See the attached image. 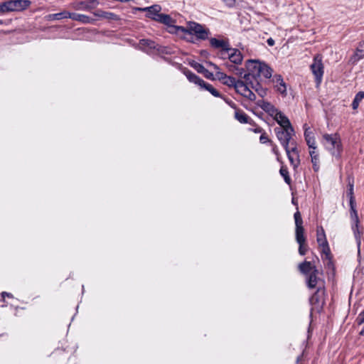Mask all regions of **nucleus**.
<instances>
[{
	"mask_svg": "<svg viewBox=\"0 0 364 364\" xmlns=\"http://www.w3.org/2000/svg\"><path fill=\"white\" fill-rule=\"evenodd\" d=\"M295 221V239L299 244V253L301 255H305L307 252V246L306 245V237L304 236V228L303 226V220L301 213L298 208L294 214Z\"/></svg>",
	"mask_w": 364,
	"mask_h": 364,
	"instance_id": "nucleus-1",
	"label": "nucleus"
},
{
	"mask_svg": "<svg viewBox=\"0 0 364 364\" xmlns=\"http://www.w3.org/2000/svg\"><path fill=\"white\" fill-rule=\"evenodd\" d=\"M323 139L325 141L324 145L330 153L336 157H340L343 148L339 134H324Z\"/></svg>",
	"mask_w": 364,
	"mask_h": 364,
	"instance_id": "nucleus-2",
	"label": "nucleus"
},
{
	"mask_svg": "<svg viewBox=\"0 0 364 364\" xmlns=\"http://www.w3.org/2000/svg\"><path fill=\"white\" fill-rule=\"evenodd\" d=\"M183 33L195 35L198 40H206L208 38L209 30L205 29L203 26L196 22L189 21Z\"/></svg>",
	"mask_w": 364,
	"mask_h": 364,
	"instance_id": "nucleus-3",
	"label": "nucleus"
},
{
	"mask_svg": "<svg viewBox=\"0 0 364 364\" xmlns=\"http://www.w3.org/2000/svg\"><path fill=\"white\" fill-rule=\"evenodd\" d=\"M291 131L292 132L290 131V129L286 127L274 128V132L277 138L284 149L289 148L290 141L292 139L293 136L295 134L293 127H291Z\"/></svg>",
	"mask_w": 364,
	"mask_h": 364,
	"instance_id": "nucleus-4",
	"label": "nucleus"
},
{
	"mask_svg": "<svg viewBox=\"0 0 364 364\" xmlns=\"http://www.w3.org/2000/svg\"><path fill=\"white\" fill-rule=\"evenodd\" d=\"M325 288H318L309 299V303L312 306L311 311L316 310L320 312L325 304Z\"/></svg>",
	"mask_w": 364,
	"mask_h": 364,
	"instance_id": "nucleus-5",
	"label": "nucleus"
},
{
	"mask_svg": "<svg viewBox=\"0 0 364 364\" xmlns=\"http://www.w3.org/2000/svg\"><path fill=\"white\" fill-rule=\"evenodd\" d=\"M176 21L169 15L161 14V23H163L166 28L165 30L171 34H178L179 32L185 31V27L176 25Z\"/></svg>",
	"mask_w": 364,
	"mask_h": 364,
	"instance_id": "nucleus-6",
	"label": "nucleus"
},
{
	"mask_svg": "<svg viewBox=\"0 0 364 364\" xmlns=\"http://www.w3.org/2000/svg\"><path fill=\"white\" fill-rule=\"evenodd\" d=\"M261 62L259 60H248L245 63V67L247 73H245L243 76L246 81H250V77L257 80V76L259 75V70L261 69Z\"/></svg>",
	"mask_w": 364,
	"mask_h": 364,
	"instance_id": "nucleus-7",
	"label": "nucleus"
},
{
	"mask_svg": "<svg viewBox=\"0 0 364 364\" xmlns=\"http://www.w3.org/2000/svg\"><path fill=\"white\" fill-rule=\"evenodd\" d=\"M139 48L153 58L159 55V46L154 41L150 39H141L139 42Z\"/></svg>",
	"mask_w": 364,
	"mask_h": 364,
	"instance_id": "nucleus-8",
	"label": "nucleus"
},
{
	"mask_svg": "<svg viewBox=\"0 0 364 364\" xmlns=\"http://www.w3.org/2000/svg\"><path fill=\"white\" fill-rule=\"evenodd\" d=\"M311 70L315 77L317 85H320L324 73L322 57L320 55L314 56L313 63L311 65Z\"/></svg>",
	"mask_w": 364,
	"mask_h": 364,
	"instance_id": "nucleus-9",
	"label": "nucleus"
},
{
	"mask_svg": "<svg viewBox=\"0 0 364 364\" xmlns=\"http://www.w3.org/2000/svg\"><path fill=\"white\" fill-rule=\"evenodd\" d=\"M8 12H20L28 9L31 4L29 0H9L6 1Z\"/></svg>",
	"mask_w": 364,
	"mask_h": 364,
	"instance_id": "nucleus-10",
	"label": "nucleus"
},
{
	"mask_svg": "<svg viewBox=\"0 0 364 364\" xmlns=\"http://www.w3.org/2000/svg\"><path fill=\"white\" fill-rule=\"evenodd\" d=\"M318 270L315 269L306 277V285L309 289L325 288V282L317 276Z\"/></svg>",
	"mask_w": 364,
	"mask_h": 364,
	"instance_id": "nucleus-11",
	"label": "nucleus"
},
{
	"mask_svg": "<svg viewBox=\"0 0 364 364\" xmlns=\"http://www.w3.org/2000/svg\"><path fill=\"white\" fill-rule=\"evenodd\" d=\"M351 220V229L353 232L355 239L356 240V243L358 245V248L360 247L361 245V235L363 233L362 231L359 230V218L358 215L353 216V218H350Z\"/></svg>",
	"mask_w": 364,
	"mask_h": 364,
	"instance_id": "nucleus-12",
	"label": "nucleus"
},
{
	"mask_svg": "<svg viewBox=\"0 0 364 364\" xmlns=\"http://www.w3.org/2000/svg\"><path fill=\"white\" fill-rule=\"evenodd\" d=\"M304 139L309 149H316V144L314 134L306 124L304 125Z\"/></svg>",
	"mask_w": 364,
	"mask_h": 364,
	"instance_id": "nucleus-13",
	"label": "nucleus"
},
{
	"mask_svg": "<svg viewBox=\"0 0 364 364\" xmlns=\"http://www.w3.org/2000/svg\"><path fill=\"white\" fill-rule=\"evenodd\" d=\"M272 82L275 84L276 90L282 96L287 95V85L281 75H275L273 76Z\"/></svg>",
	"mask_w": 364,
	"mask_h": 364,
	"instance_id": "nucleus-14",
	"label": "nucleus"
},
{
	"mask_svg": "<svg viewBox=\"0 0 364 364\" xmlns=\"http://www.w3.org/2000/svg\"><path fill=\"white\" fill-rule=\"evenodd\" d=\"M158 7V5H153L146 8H135V9L138 11H146V17L156 21H159V10L157 9Z\"/></svg>",
	"mask_w": 364,
	"mask_h": 364,
	"instance_id": "nucleus-15",
	"label": "nucleus"
},
{
	"mask_svg": "<svg viewBox=\"0 0 364 364\" xmlns=\"http://www.w3.org/2000/svg\"><path fill=\"white\" fill-rule=\"evenodd\" d=\"M210 44L214 48H221L222 53H229L230 43L228 41L220 40L215 38H211L210 39Z\"/></svg>",
	"mask_w": 364,
	"mask_h": 364,
	"instance_id": "nucleus-16",
	"label": "nucleus"
},
{
	"mask_svg": "<svg viewBox=\"0 0 364 364\" xmlns=\"http://www.w3.org/2000/svg\"><path fill=\"white\" fill-rule=\"evenodd\" d=\"M274 119L280 125V127H286L290 129L291 131V124L288 117L284 114L281 111L278 110L273 117Z\"/></svg>",
	"mask_w": 364,
	"mask_h": 364,
	"instance_id": "nucleus-17",
	"label": "nucleus"
},
{
	"mask_svg": "<svg viewBox=\"0 0 364 364\" xmlns=\"http://www.w3.org/2000/svg\"><path fill=\"white\" fill-rule=\"evenodd\" d=\"M228 58L230 61L235 65H240L243 60V56L241 52L237 48L230 47V50Z\"/></svg>",
	"mask_w": 364,
	"mask_h": 364,
	"instance_id": "nucleus-18",
	"label": "nucleus"
},
{
	"mask_svg": "<svg viewBox=\"0 0 364 364\" xmlns=\"http://www.w3.org/2000/svg\"><path fill=\"white\" fill-rule=\"evenodd\" d=\"M92 14L96 17L107 19L109 21H119L121 19L119 16L115 14L114 13L105 11L101 9H97L95 11L92 12Z\"/></svg>",
	"mask_w": 364,
	"mask_h": 364,
	"instance_id": "nucleus-19",
	"label": "nucleus"
},
{
	"mask_svg": "<svg viewBox=\"0 0 364 364\" xmlns=\"http://www.w3.org/2000/svg\"><path fill=\"white\" fill-rule=\"evenodd\" d=\"M257 105L272 117L279 110L272 103L262 100H258Z\"/></svg>",
	"mask_w": 364,
	"mask_h": 364,
	"instance_id": "nucleus-20",
	"label": "nucleus"
},
{
	"mask_svg": "<svg viewBox=\"0 0 364 364\" xmlns=\"http://www.w3.org/2000/svg\"><path fill=\"white\" fill-rule=\"evenodd\" d=\"M183 73L186 76L189 82L198 85L200 87L204 82V80L202 78H200L199 76H198L197 75H196L194 73H193L186 68H184L183 69Z\"/></svg>",
	"mask_w": 364,
	"mask_h": 364,
	"instance_id": "nucleus-21",
	"label": "nucleus"
},
{
	"mask_svg": "<svg viewBox=\"0 0 364 364\" xmlns=\"http://www.w3.org/2000/svg\"><path fill=\"white\" fill-rule=\"evenodd\" d=\"M69 18L81 22L82 23L93 24L95 21V18H92L87 15L71 12H70Z\"/></svg>",
	"mask_w": 364,
	"mask_h": 364,
	"instance_id": "nucleus-22",
	"label": "nucleus"
},
{
	"mask_svg": "<svg viewBox=\"0 0 364 364\" xmlns=\"http://www.w3.org/2000/svg\"><path fill=\"white\" fill-rule=\"evenodd\" d=\"M235 119L242 124H254V121L242 110L237 109L235 112Z\"/></svg>",
	"mask_w": 364,
	"mask_h": 364,
	"instance_id": "nucleus-23",
	"label": "nucleus"
},
{
	"mask_svg": "<svg viewBox=\"0 0 364 364\" xmlns=\"http://www.w3.org/2000/svg\"><path fill=\"white\" fill-rule=\"evenodd\" d=\"M364 58V43H359L355 49L354 54L350 58L352 63H357L359 60Z\"/></svg>",
	"mask_w": 364,
	"mask_h": 364,
	"instance_id": "nucleus-24",
	"label": "nucleus"
},
{
	"mask_svg": "<svg viewBox=\"0 0 364 364\" xmlns=\"http://www.w3.org/2000/svg\"><path fill=\"white\" fill-rule=\"evenodd\" d=\"M273 70L264 62H261V69L259 70V75L257 76V80L261 77L266 79H269L272 76Z\"/></svg>",
	"mask_w": 364,
	"mask_h": 364,
	"instance_id": "nucleus-25",
	"label": "nucleus"
},
{
	"mask_svg": "<svg viewBox=\"0 0 364 364\" xmlns=\"http://www.w3.org/2000/svg\"><path fill=\"white\" fill-rule=\"evenodd\" d=\"M315 269H317L316 267L313 265L311 262L304 261L299 264V271L306 277Z\"/></svg>",
	"mask_w": 364,
	"mask_h": 364,
	"instance_id": "nucleus-26",
	"label": "nucleus"
},
{
	"mask_svg": "<svg viewBox=\"0 0 364 364\" xmlns=\"http://www.w3.org/2000/svg\"><path fill=\"white\" fill-rule=\"evenodd\" d=\"M254 82L250 80V84L251 87L257 93V95L261 97H264L267 94V89L264 88L261 84L259 82L258 80H255Z\"/></svg>",
	"mask_w": 364,
	"mask_h": 364,
	"instance_id": "nucleus-27",
	"label": "nucleus"
},
{
	"mask_svg": "<svg viewBox=\"0 0 364 364\" xmlns=\"http://www.w3.org/2000/svg\"><path fill=\"white\" fill-rule=\"evenodd\" d=\"M250 89L248 85L241 80H238L237 85H236L235 91L237 93L245 97Z\"/></svg>",
	"mask_w": 364,
	"mask_h": 364,
	"instance_id": "nucleus-28",
	"label": "nucleus"
},
{
	"mask_svg": "<svg viewBox=\"0 0 364 364\" xmlns=\"http://www.w3.org/2000/svg\"><path fill=\"white\" fill-rule=\"evenodd\" d=\"M70 16V11H63L60 13L51 14L46 16L48 21L61 20L63 18H68Z\"/></svg>",
	"mask_w": 364,
	"mask_h": 364,
	"instance_id": "nucleus-29",
	"label": "nucleus"
},
{
	"mask_svg": "<svg viewBox=\"0 0 364 364\" xmlns=\"http://www.w3.org/2000/svg\"><path fill=\"white\" fill-rule=\"evenodd\" d=\"M309 154L311 156V161L313 164V168L315 171H317L319 168V154L316 149H310Z\"/></svg>",
	"mask_w": 364,
	"mask_h": 364,
	"instance_id": "nucleus-30",
	"label": "nucleus"
},
{
	"mask_svg": "<svg viewBox=\"0 0 364 364\" xmlns=\"http://www.w3.org/2000/svg\"><path fill=\"white\" fill-rule=\"evenodd\" d=\"M200 88L208 91L212 95H213L215 97H223V95H220V93L215 88H214L212 85L205 81L203 84H202V85L200 86Z\"/></svg>",
	"mask_w": 364,
	"mask_h": 364,
	"instance_id": "nucleus-31",
	"label": "nucleus"
},
{
	"mask_svg": "<svg viewBox=\"0 0 364 364\" xmlns=\"http://www.w3.org/2000/svg\"><path fill=\"white\" fill-rule=\"evenodd\" d=\"M287 154V156L288 157V159L291 164V165L293 166L294 169H296L298 166L300 164V159L299 157L297 158L295 156L290 154V148H288L287 149H284Z\"/></svg>",
	"mask_w": 364,
	"mask_h": 364,
	"instance_id": "nucleus-32",
	"label": "nucleus"
},
{
	"mask_svg": "<svg viewBox=\"0 0 364 364\" xmlns=\"http://www.w3.org/2000/svg\"><path fill=\"white\" fill-rule=\"evenodd\" d=\"M316 240L318 245H323L324 243L328 242L325 234V231L322 227H319L317 228L316 231Z\"/></svg>",
	"mask_w": 364,
	"mask_h": 364,
	"instance_id": "nucleus-33",
	"label": "nucleus"
},
{
	"mask_svg": "<svg viewBox=\"0 0 364 364\" xmlns=\"http://www.w3.org/2000/svg\"><path fill=\"white\" fill-rule=\"evenodd\" d=\"M72 7L75 10L89 11L92 6L86 1H77L72 4Z\"/></svg>",
	"mask_w": 364,
	"mask_h": 364,
	"instance_id": "nucleus-34",
	"label": "nucleus"
},
{
	"mask_svg": "<svg viewBox=\"0 0 364 364\" xmlns=\"http://www.w3.org/2000/svg\"><path fill=\"white\" fill-rule=\"evenodd\" d=\"M363 99H364V92L360 91L355 95L352 102V108L353 109H356L358 107L359 104Z\"/></svg>",
	"mask_w": 364,
	"mask_h": 364,
	"instance_id": "nucleus-35",
	"label": "nucleus"
},
{
	"mask_svg": "<svg viewBox=\"0 0 364 364\" xmlns=\"http://www.w3.org/2000/svg\"><path fill=\"white\" fill-rule=\"evenodd\" d=\"M279 173L284 178L285 183L288 185H290L291 183V179L289 176L287 168L286 166H282L280 168Z\"/></svg>",
	"mask_w": 364,
	"mask_h": 364,
	"instance_id": "nucleus-36",
	"label": "nucleus"
},
{
	"mask_svg": "<svg viewBox=\"0 0 364 364\" xmlns=\"http://www.w3.org/2000/svg\"><path fill=\"white\" fill-rule=\"evenodd\" d=\"M238 80H236L234 77L227 76L225 79L222 82L223 85H225L228 87H232L235 89L236 88V85H237Z\"/></svg>",
	"mask_w": 364,
	"mask_h": 364,
	"instance_id": "nucleus-37",
	"label": "nucleus"
},
{
	"mask_svg": "<svg viewBox=\"0 0 364 364\" xmlns=\"http://www.w3.org/2000/svg\"><path fill=\"white\" fill-rule=\"evenodd\" d=\"M319 246L322 247V253L325 255L326 259L330 260L331 259V255L328 242L324 243L323 245H321Z\"/></svg>",
	"mask_w": 364,
	"mask_h": 364,
	"instance_id": "nucleus-38",
	"label": "nucleus"
},
{
	"mask_svg": "<svg viewBox=\"0 0 364 364\" xmlns=\"http://www.w3.org/2000/svg\"><path fill=\"white\" fill-rule=\"evenodd\" d=\"M189 65H191V67H192L193 69H195L198 73H201V74L205 68L202 64H200L195 60L190 62Z\"/></svg>",
	"mask_w": 364,
	"mask_h": 364,
	"instance_id": "nucleus-39",
	"label": "nucleus"
},
{
	"mask_svg": "<svg viewBox=\"0 0 364 364\" xmlns=\"http://www.w3.org/2000/svg\"><path fill=\"white\" fill-rule=\"evenodd\" d=\"M349 205H350V218H353V216L358 215V211L356 210L355 201H353V200L351 199L349 203Z\"/></svg>",
	"mask_w": 364,
	"mask_h": 364,
	"instance_id": "nucleus-40",
	"label": "nucleus"
},
{
	"mask_svg": "<svg viewBox=\"0 0 364 364\" xmlns=\"http://www.w3.org/2000/svg\"><path fill=\"white\" fill-rule=\"evenodd\" d=\"M347 196L349 198V202L350 201L351 199L353 200V201H355V197L353 196V183H349Z\"/></svg>",
	"mask_w": 364,
	"mask_h": 364,
	"instance_id": "nucleus-41",
	"label": "nucleus"
},
{
	"mask_svg": "<svg viewBox=\"0 0 364 364\" xmlns=\"http://www.w3.org/2000/svg\"><path fill=\"white\" fill-rule=\"evenodd\" d=\"M358 262H359L358 268L363 273H364V257L360 258V247L358 248Z\"/></svg>",
	"mask_w": 364,
	"mask_h": 364,
	"instance_id": "nucleus-42",
	"label": "nucleus"
},
{
	"mask_svg": "<svg viewBox=\"0 0 364 364\" xmlns=\"http://www.w3.org/2000/svg\"><path fill=\"white\" fill-rule=\"evenodd\" d=\"M222 99L232 109H235V111L237 109H239L237 107V105L233 102L231 100L223 96Z\"/></svg>",
	"mask_w": 364,
	"mask_h": 364,
	"instance_id": "nucleus-43",
	"label": "nucleus"
},
{
	"mask_svg": "<svg viewBox=\"0 0 364 364\" xmlns=\"http://www.w3.org/2000/svg\"><path fill=\"white\" fill-rule=\"evenodd\" d=\"M259 141L262 144L269 143L271 144L272 141L268 138L267 135L265 132L262 133L259 136Z\"/></svg>",
	"mask_w": 364,
	"mask_h": 364,
	"instance_id": "nucleus-44",
	"label": "nucleus"
},
{
	"mask_svg": "<svg viewBox=\"0 0 364 364\" xmlns=\"http://www.w3.org/2000/svg\"><path fill=\"white\" fill-rule=\"evenodd\" d=\"M355 322L359 326L364 323V310L358 315Z\"/></svg>",
	"mask_w": 364,
	"mask_h": 364,
	"instance_id": "nucleus-45",
	"label": "nucleus"
},
{
	"mask_svg": "<svg viewBox=\"0 0 364 364\" xmlns=\"http://www.w3.org/2000/svg\"><path fill=\"white\" fill-rule=\"evenodd\" d=\"M204 77L208 80H215L214 75L213 73L210 72L208 70L205 68L204 71L202 73Z\"/></svg>",
	"mask_w": 364,
	"mask_h": 364,
	"instance_id": "nucleus-46",
	"label": "nucleus"
},
{
	"mask_svg": "<svg viewBox=\"0 0 364 364\" xmlns=\"http://www.w3.org/2000/svg\"><path fill=\"white\" fill-rule=\"evenodd\" d=\"M225 65H226L227 68H229L230 70H233L235 69L239 70L238 75H242V73H244V69L243 68L238 69V68H236L235 65L229 64L228 63H225Z\"/></svg>",
	"mask_w": 364,
	"mask_h": 364,
	"instance_id": "nucleus-47",
	"label": "nucleus"
},
{
	"mask_svg": "<svg viewBox=\"0 0 364 364\" xmlns=\"http://www.w3.org/2000/svg\"><path fill=\"white\" fill-rule=\"evenodd\" d=\"M215 75H216L217 78L221 82H223L225 79V77L228 76L225 73L219 71V70H216Z\"/></svg>",
	"mask_w": 364,
	"mask_h": 364,
	"instance_id": "nucleus-48",
	"label": "nucleus"
},
{
	"mask_svg": "<svg viewBox=\"0 0 364 364\" xmlns=\"http://www.w3.org/2000/svg\"><path fill=\"white\" fill-rule=\"evenodd\" d=\"M270 144L272 146V152L277 156V160L279 161L280 153L279 151L277 146L276 144H274L273 142H272Z\"/></svg>",
	"mask_w": 364,
	"mask_h": 364,
	"instance_id": "nucleus-49",
	"label": "nucleus"
},
{
	"mask_svg": "<svg viewBox=\"0 0 364 364\" xmlns=\"http://www.w3.org/2000/svg\"><path fill=\"white\" fill-rule=\"evenodd\" d=\"M8 13L6 1L0 3V15Z\"/></svg>",
	"mask_w": 364,
	"mask_h": 364,
	"instance_id": "nucleus-50",
	"label": "nucleus"
},
{
	"mask_svg": "<svg viewBox=\"0 0 364 364\" xmlns=\"http://www.w3.org/2000/svg\"><path fill=\"white\" fill-rule=\"evenodd\" d=\"M245 97L250 101H255L256 100V95L251 90L247 93V95L245 96Z\"/></svg>",
	"mask_w": 364,
	"mask_h": 364,
	"instance_id": "nucleus-51",
	"label": "nucleus"
},
{
	"mask_svg": "<svg viewBox=\"0 0 364 364\" xmlns=\"http://www.w3.org/2000/svg\"><path fill=\"white\" fill-rule=\"evenodd\" d=\"M290 154L295 156L296 157H299V152L298 151V149L296 147V145L293 146L291 149H290Z\"/></svg>",
	"mask_w": 364,
	"mask_h": 364,
	"instance_id": "nucleus-52",
	"label": "nucleus"
},
{
	"mask_svg": "<svg viewBox=\"0 0 364 364\" xmlns=\"http://www.w3.org/2000/svg\"><path fill=\"white\" fill-rule=\"evenodd\" d=\"M222 1L230 7L233 6L235 4V0H222Z\"/></svg>",
	"mask_w": 364,
	"mask_h": 364,
	"instance_id": "nucleus-53",
	"label": "nucleus"
},
{
	"mask_svg": "<svg viewBox=\"0 0 364 364\" xmlns=\"http://www.w3.org/2000/svg\"><path fill=\"white\" fill-rule=\"evenodd\" d=\"M1 296L3 298V301H4L5 296H7L9 298H13V295L11 293H9V292H6V291L1 292Z\"/></svg>",
	"mask_w": 364,
	"mask_h": 364,
	"instance_id": "nucleus-54",
	"label": "nucleus"
},
{
	"mask_svg": "<svg viewBox=\"0 0 364 364\" xmlns=\"http://www.w3.org/2000/svg\"><path fill=\"white\" fill-rule=\"evenodd\" d=\"M206 63L208 64L210 66H212L215 70H219V67L214 63L209 61V62H206Z\"/></svg>",
	"mask_w": 364,
	"mask_h": 364,
	"instance_id": "nucleus-55",
	"label": "nucleus"
},
{
	"mask_svg": "<svg viewBox=\"0 0 364 364\" xmlns=\"http://www.w3.org/2000/svg\"><path fill=\"white\" fill-rule=\"evenodd\" d=\"M267 43L269 46H273L275 43V41L272 38H269L267 40Z\"/></svg>",
	"mask_w": 364,
	"mask_h": 364,
	"instance_id": "nucleus-56",
	"label": "nucleus"
},
{
	"mask_svg": "<svg viewBox=\"0 0 364 364\" xmlns=\"http://www.w3.org/2000/svg\"><path fill=\"white\" fill-rule=\"evenodd\" d=\"M253 132L255 133H262L263 132V129L261 127H257L253 129Z\"/></svg>",
	"mask_w": 364,
	"mask_h": 364,
	"instance_id": "nucleus-57",
	"label": "nucleus"
},
{
	"mask_svg": "<svg viewBox=\"0 0 364 364\" xmlns=\"http://www.w3.org/2000/svg\"><path fill=\"white\" fill-rule=\"evenodd\" d=\"M90 3H95V2H96V3H97V4H99V2H98L97 0H90Z\"/></svg>",
	"mask_w": 364,
	"mask_h": 364,
	"instance_id": "nucleus-58",
	"label": "nucleus"
},
{
	"mask_svg": "<svg viewBox=\"0 0 364 364\" xmlns=\"http://www.w3.org/2000/svg\"><path fill=\"white\" fill-rule=\"evenodd\" d=\"M205 53H207V51H206V50H202V51H201V53H200V54H201L202 55H205Z\"/></svg>",
	"mask_w": 364,
	"mask_h": 364,
	"instance_id": "nucleus-59",
	"label": "nucleus"
},
{
	"mask_svg": "<svg viewBox=\"0 0 364 364\" xmlns=\"http://www.w3.org/2000/svg\"><path fill=\"white\" fill-rule=\"evenodd\" d=\"M290 143H291L292 145H294V146L295 145H296V142H295L294 141H291V140Z\"/></svg>",
	"mask_w": 364,
	"mask_h": 364,
	"instance_id": "nucleus-60",
	"label": "nucleus"
},
{
	"mask_svg": "<svg viewBox=\"0 0 364 364\" xmlns=\"http://www.w3.org/2000/svg\"><path fill=\"white\" fill-rule=\"evenodd\" d=\"M299 360H300V356H299V357L297 358V359H296V363H299Z\"/></svg>",
	"mask_w": 364,
	"mask_h": 364,
	"instance_id": "nucleus-61",
	"label": "nucleus"
},
{
	"mask_svg": "<svg viewBox=\"0 0 364 364\" xmlns=\"http://www.w3.org/2000/svg\"><path fill=\"white\" fill-rule=\"evenodd\" d=\"M292 203H293V204H296V203H295V201H294V198L292 199Z\"/></svg>",
	"mask_w": 364,
	"mask_h": 364,
	"instance_id": "nucleus-62",
	"label": "nucleus"
},
{
	"mask_svg": "<svg viewBox=\"0 0 364 364\" xmlns=\"http://www.w3.org/2000/svg\"><path fill=\"white\" fill-rule=\"evenodd\" d=\"M4 21L2 20H0V24H3Z\"/></svg>",
	"mask_w": 364,
	"mask_h": 364,
	"instance_id": "nucleus-63",
	"label": "nucleus"
}]
</instances>
